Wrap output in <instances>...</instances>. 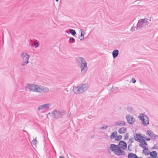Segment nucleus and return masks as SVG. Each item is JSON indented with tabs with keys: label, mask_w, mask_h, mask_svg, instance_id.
Listing matches in <instances>:
<instances>
[{
	"label": "nucleus",
	"mask_w": 158,
	"mask_h": 158,
	"mask_svg": "<svg viewBox=\"0 0 158 158\" xmlns=\"http://www.w3.org/2000/svg\"><path fill=\"white\" fill-rule=\"evenodd\" d=\"M76 62L81 69L82 75H85L88 70L87 63L85 60L82 57L78 56L76 58Z\"/></svg>",
	"instance_id": "f257e3e1"
},
{
	"label": "nucleus",
	"mask_w": 158,
	"mask_h": 158,
	"mask_svg": "<svg viewBox=\"0 0 158 158\" xmlns=\"http://www.w3.org/2000/svg\"><path fill=\"white\" fill-rule=\"evenodd\" d=\"M112 152L118 156H120L121 155H124L125 154V152L119 148L118 145L114 144H111L109 148Z\"/></svg>",
	"instance_id": "f03ea898"
},
{
	"label": "nucleus",
	"mask_w": 158,
	"mask_h": 158,
	"mask_svg": "<svg viewBox=\"0 0 158 158\" xmlns=\"http://www.w3.org/2000/svg\"><path fill=\"white\" fill-rule=\"evenodd\" d=\"M21 58L22 60L21 65L23 66L27 64L28 63V60L30 57L29 55L26 52H23L20 55Z\"/></svg>",
	"instance_id": "7ed1b4c3"
},
{
	"label": "nucleus",
	"mask_w": 158,
	"mask_h": 158,
	"mask_svg": "<svg viewBox=\"0 0 158 158\" xmlns=\"http://www.w3.org/2000/svg\"><path fill=\"white\" fill-rule=\"evenodd\" d=\"M138 118L142 121V124L147 126L149 124L148 117L144 114L141 113L138 116Z\"/></svg>",
	"instance_id": "20e7f679"
},
{
	"label": "nucleus",
	"mask_w": 158,
	"mask_h": 158,
	"mask_svg": "<svg viewBox=\"0 0 158 158\" xmlns=\"http://www.w3.org/2000/svg\"><path fill=\"white\" fill-rule=\"evenodd\" d=\"M48 88L42 85H36L35 92L39 93H46L49 91Z\"/></svg>",
	"instance_id": "39448f33"
},
{
	"label": "nucleus",
	"mask_w": 158,
	"mask_h": 158,
	"mask_svg": "<svg viewBox=\"0 0 158 158\" xmlns=\"http://www.w3.org/2000/svg\"><path fill=\"white\" fill-rule=\"evenodd\" d=\"M64 112L62 111H60L57 110H54L52 113V115L54 117L57 119L61 118L64 115Z\"/></svg>",
	"instance_id": "423d86ee"
},
{
	"label": "nucleus",
	"mask_w": 158,
	"mask_h": 158,
	"mask_svg": "<svg viewBox=\"0 0 158 158\" xmlns=\"http://www.w3.org/2000/svg\"><path fill=\"white\" fill-rule=\"evenodd\" d=\"M127 122L131 125L133 124L135 122V119L134 117L132 115L127 114L126 116Z\"/></svg>",
	"instance_id": "0eeeda50"
},
{
	"label": "nucleus",
	"mask_w": 158,
	"mask_h": 158,
	"mask_svg": "<svg viewBox=\"0 0 158 158\" xmlns=\"http://www.w3.org/2000/svg\"><path fill=\"white\" fill-rule=\"evenodd\" d=\"M143 20H142V19L139 20L136 26L135 27L137 30L140 29L142 28L146 27L145 25L144 24L143 22Z\"/></svg>",
	"instance_id": "6e6552de"
},
{
	"label": "nucleus",
	"mask_w": 158,
	"mask_h": 158,
	"mask_svg": "<svg viewBox=\"0 0 158 158\" xmlns=\"http://www.w3.org/2000/svg\"><path fill=\"white\" fill-rule=\"evenodd\" d=\"M51 105L50 103H47L45 104H43L37 108L38 110L41 111L47 109L49 108Z\"/></svg>",
	"instance_id": "1a4fd4ad"
},
{
	"label": "nucleus",
	"mask_w": 158,
	"mask_h": 158,
	"mask_svg": "<svg viewBox=\"0 0 158 158\" xmlns=\"http://www.w3.org/2000/svg\"><path fill=\"white\" fill-rule=\"evenodd\" d=\"M35 84L27 83L25 87L26 89H28L30 91L35 92Z\"/></svg>",
	"instance_id": "9d476101"
},
{
	"label": "nucleus",
	"mask_w": 158,
	"mask_h": 158,
	"mask_svg": "<svg viewBox=\"0 0 158 158\" xmlns=\"http://www.w3.org/2000/svg\"><path fill=\"white\" fill-rule=\"evenodd\" d=\"M118 145L121 149H123L125 150L127 148V145L126 143L123 141H120Z\"/></svg>",
	"instance_id": "9b49d317"
},
{
	"label": "nucleus",
	"mask_w": 158,
	"mask_h": 158,
	"mask_svg": "<svg viewBox=\"0 0 158 158\" xmlns=\"http://www.w3.org/2000/svg\"><path fill=\"white\" fill-rule=\"evenodd\" d=\"M142 20H143V22L144 23V24L145 25L146 27H149L151 26L150 24V23L149 22V21L150 22L151 21V17H150L149 18V19H148L146 18H144L143 19H142Z\"/></svg>",
	"instance_id": "f8f14e48"
},
{
	"label": "nucleus",
	"mask_w": 158,
	"mask_h": 158,
	"mask_svg": "<svg viewBox=\"0 0 158 158\" xmlns=\"http://www.w3.org/2000/svg\"><path fill=\"white\" fill-rule=\"evenodd\" d=\"M147 133L152 139H156L158 137V135L155 134L151 130H148Z\"/></svg>",
	"instance_id": "ddd939ff"
},
{
	"label": "nucleus",
	"mask_w": 158,
	"mask_h": 158,
	"mask_svg": "<svg viewBox=\"0 0 158 158\" xmlns=\"http://www.w3.org/2000/svg\"><path fill=\"white\" fill-rule=\"evenodd\" d=\"M134 139L136 141L141 142L142 140V136L140 134H135L134 135Z\"/></svg>",
	"instance_id": "4468645a"
},
{
	"label": "nucleus",
	"mask_w": 158,
	"mask_h": 158,
	"mask_svg": "<svg viewBox=\"0 0 158 158\" xmlns=\"http://www.w3.org/2000/svg\"><path fill=\"white\" fill-rule=\"evenodd\" d=\"M79 86L80 87L81 93H82L86 91L88 87V84L87 83H85Z\"/></svg>",
	"instance_id": "2eb2a0df"
},
{
	"label": "nucleus",
	"mask_w": 158,
	"mask_h": 158,
	"mask_svg": "<svg viewBox=\"0 0 158 158\" xmlns=\"http://www.w3.org/2000/svg\"><path fill=\"white\" fill-rule=\"evenodd\" d=\"M73 91L75 94H78L81 93L80 87H79V86L74 87L73 88Z\"/></svg>",
	"instance_id": "dca6fc26"
},
{
	"label": "nucleus",
	"mask_w": 158,
	"mask_h": 158,
	"mask_svg": "<svg viewBox=\"0 0 158 158\" xmlns=\"http://www.w3.org/2000/svg\"><path fill=\"white\" fill-rule=\"evenodd\" d=\"M119 54V51L117 49L114 50L112 53L113 57L114 59L117 57Z\"/></svg>",
	"instance_id": "f3484780"
},
{
	"label": "nucleus",
	"mask_w": 158,
	"mask_h": 158,
	"mask_svg": "<svg viewBox=\"0 0 158 158\" xmlns=\"http://www.w3.org/2000/svg\"><path fill=\"white\" fill-rule=\"evenodd\" d=\"M118 133L117 131H115L112 132L111 135L110 136V138L111 139H115L117 136Z\"/></svg>",
	"instance_id": "a211bd4d"
},
{
	"label": "nucleus",
	"mask_w": 158,
	"mask_h": 158,
	"mask_svg": "<svg viewBox=\"0 0 158 158\" xmlns=\"http://www.w3.org/2000/svg\"><path fill=\"white\" fill-rule=\"evenodd\" d=\"M126 123L125 122L122 121H120L118 122H117L115 123L116 125L118 126H123L125 125Z\"/></svg>",
	"instance_id": "6ab92c4d"
},
{
	"label": "nucleus",
	"mask_w": 158,
	"mask_h": 158,
	"mask_svg": "<svg viewBox=\"0 0 158 158\" xmlns=\"http://www.w3.org/2000/svg\"><path fill=\"white\" fill-rule=\"evenodd\" d=\"M127 131V129L124 127H123L120 128L118 130V132L121 134H123Z\"/></svg>",
	"instance_id": "aec40b11"
},
{
	"label": "nucleus",
	"mask_w": 158,
	"mask_h": 158,
	"mask_svg": "<svg viewBox=\"0 0 158 158\" xmlns=\"http://www.w3.org/2000/svg\"><path fill=\"white\" fill-rule=\"evenodd\" d=\"M128 158H138V157L136 155L133 153H129L128 155Z\"/></svg>",
	"instance_id": "412c9836"
},
{
	"label": "nucleus",
	"mask_w": 158,
	"mask_h": 158,
	"mask_svg": "<svg viewBox=\"0 0 158 158\" xmlns=\"http://www.w3.org/2000/svg\"><path fill=\"white\" fill-rule=\"evenodd\" d=\"M81 31V34L78 36V38L81 40H82L84 38V35L85 34V32L82 29H81L80 30Z\"/></svg>",
	"instance_id": "4be33fe9"
},
{
	"label": "nucleus",
	"mask_w": 158,
	"mask_h": 158,
	"mask_svg": "<svg viewBox=\"0 0 158 158\" xmlns=\"http://www.w3.org/2000/svg\"><path fill=\"white\" fill-rule=\"evenodd\" d=\"M150 155L151 157L152 158H156L157 156L156 152L154 151L150 153Z\"/></svg>",
	"instance_id": "5701e85b"
},
{
	"label": "nucleus",
	"mask_w": 158,
	"mask_h": 158,
	"mask_svg": "<svg viewBox=\"0 0 158 158\" xmlns=\"http://www.w3.org/2000/svg\"><path fill=\"white\" fill-rule=\"evenodd\" d=\"M122 137L121 135L116 136V137L115 139V141H118L122 139Z\"/></svg>",
	"instance_id": "b1692460"
},
{
	"label": "nucleus",
	"mask_w": 158,
	"mask_h": 158,
	"mask_svg": "<svg viewBox=\"0 0 158 158\" xmlns=\"http://www.w3.org/2000/svg\"><path fill=\"white\" fill-rule=\"evenodd\" d=\"M69 32L73 36H74L76 34L75 31L73 29H70L69 30Z\"/></svg>",
	"instance_id": "393cba45"
},
{
	"label": "nucleus",
	"mask_w": 158,
	"mask_h": 158,
	"mask_svg": "<svg viewBox=\"0 0 158 158\" xmlns=\"http://www.w3.org/2000/svg\"><path fill=\"white\" fill-rule=\"evenodd\" d=\"M75 39L72 37H71L69 39V42L70 43H74L75 42Z\"/></svg>",
	"instance_id": "a878e982"
},
{
	"label": "nucleus",
	"mask_w": 158,
	"mask_h": 158,
	"mask_svg": "<svg viewBox=\"0 0 158 158\" xmlns=\"http://www.w3.org/2000/svg\"><path fill=\"white\" fill-rule=\"evenodd\" d=\"M149 150L148 149V150H143V153L145 154L146 155H148L150 154V153H149Z\"/></svg>",
	"instance_id": "bb28decb"
},
{
	"label": "nucleus",
	"mask_w": 158,
	"mask_h": 158,
	"mask_svg": "<svg viewBox=\"0 0 158 158\" xmlns=\"http://www.w3.org/2000/svg\"><path fill=\"white\" fill-rule=\"evenodd\" d=\"M37 142L36 138L35 139H34L31 142V143L33 145H35Z\"/></svg>",
	"instance_id": "cd10ccee"
},
{
	"label": "nucleus",
	"mask_w": 158,
	"mask_h": 158,
	"mask_svg": "<svg viewBox=\"0 0 158 158\" xmlns=\"http://www.w3.org/2000/svg\"><path fill=\"white\" fill-rule=\"evenodd\" d=\"M141 141H142L141 142H140L139 143H142L143 144V145H147V143L146 142V141L144 140L143 139L142 140H141Z\"/></svg>",
	"instance_id": "c85d7f7f"
},
{
	"label": "nucleus",
	"mask_w": 158,
	"mask_h": 158,
	"mask_svg": "<svg viewBox=\"0 0 158 158\" xmlns=\"http://www.w3.org/2000/svg\"><path fill=\"white\" fill-rule=\"evenodd\" d=\"M34 45L35 46V48L38 47L39 46V44L38 42L35 41L34 43Z\"/></svg>",
	"instance_id": "c756f323"
},
{
	"label": "nucleus",
	"mask_w": 158,
	"mask_h": 158,
	"mask_svg": "<svg viewBox=\"0 0 158 158\" xmlns=\"http://www.w3.org/2000/svg\"><path fill=\"white\" fill-rule=\"evenodd\" d=\"M130 141L131 142V143H133L134 142V139H133L132 137V138H130L129 139Z\"/></svg>",
	"instance_id": "7c9ffc66"
},
{
	"label": "nucleus",
	"mask_w": 158,
	"mask_h": 158,
	"mask_svg": "<svg viewBox=\"0 0 158 158\" xmlns=\"http://www.w3.org/2000/svg\"><path fill=\"white\" fill-rule=\"evenodd\" d=\"M128 133H126V134L125 135L124 139H128Z\"/></svg>",
	"instance_id": "2f4dec72"
},
{
	"label": "nucleus",
	"mask_w": 158,
	"mask_h": 158,
	"mask_svg": "<svg viewBox=\"0 0 158 158\" xmlns=\"http://www.w3.org/2000/svg\"><path fill=\"white\" fill-rule=\"evenodd\" d=\"M108 125H106L105 127H101V129L102 130H106L108 127Z\"/></svg>",
	"instance_id": "473e14b6"
},
{
	"label": "nucleus",
	"mask_w": 158,
	"mask_h": 158,
	"mask_svg": "<svg viewBox=\"0 0 158 158\" xmlns=\"http://www.w3.org/2000/svg\"><path fill=\"white\" fill-rule=\"evenodd\" d=\"M132 110V108L131 107H127V110L129 111H131Z\"/></svg>",
	"instance_id": "72a5a7b5"
},
{
	"label": "nucleus",
	"mask_w": 158,
	"mask_h": 158,
	"mask_svg": "<svg viewBox=\"0 0 158 158\" xmlns=\"http://www.w3.org/2000/svg\"><path fill=\"white\" fill-rule=\"evenodd\" d=\"M131 81H132V82L133 83H135L136 81V80H135V78H134V77H133L131 79Z\"/></svg>",
	"instance_id": "f704fd0d"
},
{
	"label": "nucleus",
	"mask_w": 158,
	"mask_h": 158,
	"mask_svg": "<svg viewBox=\"0 0 158 158\" xmlns=\"http://www.w3.org/2000/svg\"><path fill=\"white\" fill-rule=\"evenodd\" d=\"M131 31L132 32L134 31H135V28L134 27H132V28L131 29Z\"/></svg>",
	"instance_id": "c9c22d12"
},
{
	"label": "nucleus",
	"mask_w": 158,
	"mask_h": 158,
	"mask_svg": "<svg viewBox=\"0 0 158 158\" xmlns=\"http://www.w3.org/2000/svg\"><path fill=\"white\" fill-rule=\"evenodd\" d=\"M131 146H132V145L131 144H130L128 146V150L130 151H131V150L130 148V147Z\"/></svg>",
	"instance_id": "e433bc0d"
},
{
	"label": "nucleus",
	"mask_w": 158,
	"mask_h": 158,
	"mask_svg": "<svg viewBox=\"0 0 158 158\" xmlns=\"http://www.w3.org/2000/svg\"><path fill=\"white\" fill-rule=\"evenodd\" d=\"M139 146L142 148H143V147L144 146L143 144L142 143H140L139 144Z\"/></svg>",
	"instance_id": "4c0bfd02"
},
{
	"label": "nucleus",
	"mask_w": 158,
	"mask_h": 158,
	"mask_svg": "<svg viewBox=\"0 0 158 158\" xmlns=\"http://www.w3.org/2000/svg\"><path fill=\"white\" fill-rule=\"evenodd\" d=\"M142 148L144 149V150H148V148H146L145 146H144Z\"/></svg>",
	"instance_id": "58836bf2"
},
{
	"label": "nucleus",
	"mask_w": 158,
	"mask_h": 158,
	"mask_svg": "<svg viewBox=\"0 0 158 158\" xmlns=\"http://www.w3.org/2000/svg\"><path fill=\"white\" fill-rule=\"evenodd\" d=\"M145 140L147 141H148L150 140V139L149 138H147L146 137H145Z\"/></svg>",
	"instance_id": "ea45409f"
},
{
	"label": "nucleus",
	"mask_w": 158,
	"mask_h": 158,
	"mask_svg": "<svg viewBox=\"0 0 158 158\" xmlns=\"http://www.w3.org/2000/svg\"><path fill=\"white\" fill-rule=\"evenodd\" d=\"M145 137H146V136L145 135H144L143 136H142V138L144 140V139H145Z\"/></svg>",
	"instance_id": "a19ab883"
},
{
	"label": "nucleus",
	"mask_w": 158,
	"mask_h": 158,
	"mask_svg": "<svg viewBox=\"0 0 158 158\" xmlns=\"http://www.w3.org/2000/svg\"><path fill=\"white\" fill-rule=\"evenodd\" d=\"M59 158H65L63 156H59Z\"/></svg>",
	"instance_id": "79ce46f5"
},
{
	"label": "nucleus",
	"mask_w": 158,
	"mask_h": 158,
	"mask_svg": "<svg viewBox=\"0 0 158 158\" xmlns=\"http://www.w3.org/2000/svg\"><path fill=\"white\" fill-rule=\"evenodd\" d=\"M94 137V135H93V136H91V139H92V138H93Z\"/></svg>",
	"instance_id": "37998d69"
},
{
	"label": "nucleus",
	"mask_w": 158,
	"mask_h": 158,
	"mask_svg": "<svg viewBox=\"0 0 158 158\" xmlns=\"http://www.w3.org/2000/svg\"><path fill=\"white\" fill-rule=\"evenodd\" d=\"M152 148H153V149H155V146L153 147Z\"/></svg>",
	"instance_id": "c03bdc74"
},
{
	"label": "nucleus",
	"mask_w": 158,
	"mask_h": 158,
	"mask_svg": "<svg viewBox=\"0 0 158 158\" xmlns=\"http://www.w3.org/2000/svg\"><path fill=\"white\" fill-rule=\"evenodd\" d=\"M56 1L57 2H58L59 1V0H56Z\"/></svg>",
	"instance_id": "a18cd8bd"
},
{
	"label": "nucleus",
	"mask_w": 158,
	"mask_h": 158,
	"mask_svg": "<svg viewBox=\"0 0 158 158\" xmlns=\"http://www.w3.org/2000/svg\"><path fill=\"white\" fill-rule=\"evenodd\" d=\"M50 114V113H48V114Z\"/></svg>",
	"instance_id": "49530a36"
},
{
	"label": "nucleus",
	"mask_w": 158,
	"mask_h": 158,
	"mask_svg": "<svg viewBox=\"0 0 158 158\" xmlns=\"http://www.w3.org/2000/svg\"><path fill=\"white\" fill-rule=\"evenodd\" d=\"M55 153H56V152H55Z\"/></svg>",
	"instance_id": "de8ad7c7"
},
{
	"label": "nucleus",
	"mask_w": 158,
	"mask_h": 158,
	"mask_svg": "<svg viewBox=\"0 0 158 158\" xmlns=\"http://www.w3.org/2000/svg\"><path fill=\"white\" fill-rule=\"evenodd\" d=\"M55 153H56V152H55Z\"/></svg>",
	"instance_id": "09e8293b"
},
{
	"label": "nucleus",
	"mask_w": 158,
	"mask_h": 158,
	"mask_svg": "<svg viewBox=\"0 0 158 158\" xmlns=\"http://www.w3.org/2000/svg\"><path fill=\"white\" fill-rule=\"evenodd\" d=\"M55 153H56V152H55Z\"/></svg>",
	"instance_id": "8fccbe9b"
},
{
	"label": "nucleus",
	"mask_w": 158,
	"mask_h": 158,
	"mask_svg": "<svg viewBox=\"0 0 158 158\" xmlns=\"http://www.w3.org/2000/svg\"><path fill=\"white\" fill-rule=\"evenodd\" d=\"M148 158H150V157H148Z\"/></svg>",
	"instance_id": "3c124183"
},
{
	"label": "nucleus",
	"mask_w": 158,
	"mask_h": 158,
	"mask_svg": "<svg viewBox=\"0 0 158 158\" xmlns=\"http://www.w3.org/2000/svg\"><path fill=\"white\" fill-rule=\"evenodd\" d=\"M138 158H139V157ZM139 158H140V157Z\"/></svg>",
	"instance_id": "603ef678"
}]
</instances>
